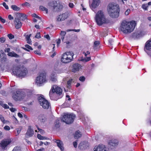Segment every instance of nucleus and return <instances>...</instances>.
Listing matches in <instances>:
<instances>
[{"instance_id": "obj_10", "label": "nucleus", "mask_w": 151, "mask_h": 151, "mask_svg": "<svg viewBox=\"0 0 151 151\" xmlns=\"http://www.w3.org/2000/svg\"><path fill=\"white\" fill-rule=\"evenodd\" d=\"M46 73H41L37 77L36 83L38 84H40L46 81Z\"/></svg>"}, {"instance_id": "obj_49", "label": "nucleus", "mask_w": 151, "mask_h": 151, "mask_svg": "<svg viewBox=\"0 0 151 151\" xmlns=\"http://www.w3.org/2000/svg\"><path fill=\"white\" fill-rule=\"evenodd\" d=\"M5 40V38L4 37H1L0 38V42L1 43L4 42Z\"/></svg>"}, {"instance_id": "obj_35", "label": "nucleus", "mask_w": 151, "mask_h": 151, "mask_svg": "<svg viewBox=\"0 0 151 151\" xmlns=\"http://www.w3.org/2000/svg\"><path fill=\"white\" fill-rule=\"evenodd\" d=\"M40 9L42 10V11H45L47 13V9L45 7H44L43 6H40Z\"/></svg>"}, {"instance_id": "obj_29", "label": "nucleus", "mask_w": 151, "mask_h": 151, "mask_svg": "<svg viewBox=\"0 0 151 151\" xmlns=\"http://www.w3.org/2000/svg\"><path fill=\"white\" fill-rule=\"evenodd\" d=\"M11 8L15 11H19L20 10V8L15 5H12L11 6Z\"/></svg>"}, {"instance_id": "obj_56", "label": "nucleus", "mask_w": 151, "mask_h": 151, "mask_svg": "<svg viewBox=\"0 0 151 151\" xmlns=\"http://www.w3.org/2000/svg\"><path fill=\"white\" fill-rule=\"evenodd\" d=\"M0 21L3 23H4L5 22V20L2 18L1 16H0Z\"/></svg>"}, {"instance_id": "obj_37", "label": "nucleus", "mask_w": 151, "mask_h": 151, "mask_svg": "<svg viewBox=\"0 0 151 151\" xmlns=\"http://www.w3.org/2000/svg\"><path fill=\"white\" fill-rule=\"evenodd\" d=\"M22 5L23 6H28L29 7L30 6V4L27 2H26L25 3H23L22 4Z\"/></svg>"}, {"instance_id": "obj_8", "label": "nucleus", "mask_w": 151, "mask_h": 151, "mask_svg": "<svg viewBox=\"0 0 151 151\" xmlns=\"http://www.w3.org/2000/svg\"><path fill=\"white\" fill-rule=\"evenodd\" d=\"M76 117L75 115L73 114H65L63 116L62 121L67 124L72 123Z\"/></svg>"}, {"instance_id": "obj_58", "label": "nucleus", "mask_w": 151, "mask_h": 151, "mask_svg": "<svg viewBox=\"0 0 151 151\" xmlns=\"http://www.w3.org/2000/svg\"><path fill=\"white\" fill-rule=\"evenodd\" d=\"M9 19V20H13L14 19V17L11 14L9 15L8 16Z\"/></svg>"}, {"instance_id": "obj_50", "label": "nucleus", "mask_w": 151, "mask_h": 151, "mask_svg": "<svg viewBox=\"0 0 151 151\" xmlns=\"http://www.w3.org/2000/svg\"><path fill=\"white\" fill-rule=\"evenodd\" d=\"M85 78L84 76H81L79 78V80L81 81H83L85 80Z\"/></svg>"}, {"instance_id": "obj_9", "label": "nucleus", "mask_w": 151, "mask_h": 151, "mask_svg": "<svg viewBox=\"0 0 151 151\" xmlns=\"http://www.w3.org/2000/svg\"><path fill=\"white\" fill-rule=\"evenodd\" d=\"M38 101L40 104L44 109H47L50 106V103L42 95L39 96Z\"/></svg>"}, {"instance_id": "obj_41", "label": "nucleus", "mask_w": 151, "mask_h": 151, "mask_svg": "<svg viewBox=\"0 0 151 151\" xmlns=\"http://www.w3.org/2000/svg\"><path fill=\"white\" fill-rule=\"evenodd\" d=\"M66 31L67 32H69L71 31H74L75 32H78L80 31V29H68Z\"/></svg>"}, {"instance_id": "obj_17", "label": "nucleus", "mask_w": 151, "mask_h": 151, "mask_svg": "<svg viewBox=\"0 0 151 151\" xmlns=\"http://www.w3.org/2000/svg\"><path fill=\"white\" fill-rule=\"evenodd\" d=\"M53 141L57 144V146L60 149L61 151H63L64 150L63 144L61 141L60 140L54 139Z\"/></svg>"}, {"instance_id": "obj_23", "label": "nucleus", "mask_w": 151, "mask_h": 151, "mask_svg": "<svg viewBox=\"0 0 151 151\" xmlns=\"http://www.w3.org/2000/svg\"><path fill=\"white\" fill-rule=\"evenodd\" d=\"M7 55L8 56L11 57H14L16 58H19L20 57L19 55L16 53L14 51H12V52H11L10 53H8Z\"/></svg>"}, {"instance_id": "obj_16", "label": "nucleus", "mask_w": 151, "mask_h": 151, "mask_svg": "<svg viewBox=\"0 0 151 151\" xmlns=\"http://www.w3.org/2000/svg\"><path fill=\"white\" fill-rule=\"evenodd\" d=\"M68 12H66L59 15L57 18V21H61L65 20L68 17Z\"/></svg>"}, {"instance_id": "obj_26", "label": "nucleus", "mask_w": 151, "mask_h": 151, "mask_svg": "<svg viewBox=\"0 0 151 151\" xmlns=\"http://www.w3.org/2000/svg\"><path fill=\"white\" fill-rule=\"evenodd\" d=\"M55 73H53L51 74L50 77V79L52 82H55L56 81L55 78Z\"/></svg>"}, {"instance_id": "obj_11", "label": "nucleus", "mask_w": 151, "mask_h": 151, "mask_svg": "<svg viewBox=\"0 0 151 151\" xmlns=\"http://www.w3.org/2000/svg\"><path fill=\"white\" fill-rule=\"evenodd\" d=\"M10 139H5L2 140L0 143V146L3 150H5L7 148V147L11 142Z\"/></svg>"}, {"instance_id": "obj_22", "label": "nucleus", "mask_w": 151, "mask_h": 151, "mask_svg": "<svg viewBox=\"0 0 151 151\" xmlns=\"http://www.w3.org/2000/svg\"><path fill=\"white\" fill-rule=\"evenodd\" d=\"M22 90L23 91L25 92L24 93V96L27 95L28 96L30 97L33 94V92L31 90L29 89H26Z\"/></svg>"}, {"instance_id": "obj_62", "label": "nucleus", "mask_w": 151, "mask_h": 151, "mask_svg": "<svg viewBox=\"0 0 151 151\" xmlns=\"http://www.w3.org/2000/svg\"><path fill=\"white\" fill-rule=\"evenodd\" d=\"M4 53L2 51H0V58L2 57L4 55Z\"/></svg>"}, {"instance_id": "obj_48", "label": "nucleus", "mask_w": 151, "mask_h": 151, "mask_svg": "<svg viewBox=\"0 0 151 151\" xmlns=\"http://www.w3.org/2000/svg\"><path fill=\"white\" fill-rule=\"evenodd\" d=\"M34 52L35 54H37L38 55H41V53L39 50H36L34 51Z\"/></svg>"}, {"instance_id": "obj_51", "label": "nucleus", "mask_w": 151, "mask_h": 151, "mask_svg": "<svg viewBox=\"0 0 151 151\" xmlns=\"http://www.w3.org/2000/svg\"><path fill=\"white\" fill-rule=\"evenodd\" d=\"M130 10L129 9H127L125 12V14L126 15H128L129 13Z\"/></svg>"}, {"instance_id": "obj_18", "label": "nucleus", "mask_w": 151, "mask_h": 151, "mask_svg": "<svg viewBox=\"0 0 151 151\" xmlns=\"http://www.w3.org/2000/svg\"><path fill=\"white\" fill-rule=\"evenodd\" d=\"M38 119L39 122L43 123L45 122L46 120L45 116L43 114H40L38 116Z\"/></svg>"}, {"instance_id": "obj_52", "label": "nucleus", "mask_w": 151, "mask_h": 151, "mask_svg": "<svg viewBox=\"0 0 151 151\" xmlns=\"http://www.w3.org/2000/svg\"><path fill=\"white\" fill-rule=\"evenodd\" d=\"M10 48H6L4 50V51L5 52H7L8 53H10L11 52H10Z\"/></svg>"}, {"instance_id": "obj_59", "label": "nucleus", "mask_w": 151, "mask_h": 151, "mask_svg": "<svg viewBox=\"0 0 151 151\" xmlns=\"http://www.w3.org/2000/svg\"><path fill=\"white\" fill-rule=\"evenodd\" d=\"M73 145L75 147H76L77 146V142L76 141L73 142Z\"/></svg>"}, {"instance_id": "obj_33", "label": "nucleus", "mask_w": 151, "mask_h": 151, "mask_svg": "<svg viewBox=\"0 0 151 151\" xmlns=\"http://www.w3.org/2000/svg\"><path fill=\"white\" fill-rule=\"evenodd\" d=\"M37 137L39 139L41 140L47 139V138H46V137H43L40 134H38L37 135Z\"/></svg>"}, {"instance_id": "obj_40", "label": "nucleus", "mask_w": 151, "mask_h": 151, "mask_svg": "<svg viewBox=\"0 0 151 151\" xmlns=\"http://www.w3.org/2000/svg\"><path fill=\"white\" fill-rule=\"evenodd\" d=\"M91 59V57H87L86 58H85L84 59L82 60L83 61H85L86 62H88Z\"/></svg>"}, {"instance_id": "obj_43", "label": "nucleus", "mask_w": 151, "mask_h": 151, "mask_svg": "<svg viewBox=\"0 0 151 151\" xmlns=\"http://www.w3.org/2000/svg\"><path fill=\"white\" fill-rule=\"evenodd\" d=\"M4 129L6 131H9L10 130V128L8 126L6 125L4 127Z\"/></svg>"}, {"instance_id": "obj_1", "label": "nucleus", "mask_w": 151, "mask_h": 151, "mask_svg": "<svg viewBox=\"0 0 151 151\" xmlns=\"http://www.w3.org/2000/svg\"><path fill=\"white\" fill-rule=\"evenodd\" d=\"M136 25L135 21L130 22L124 21L121 23L119 29L125 34L130 33L133 31Z\"/></svg>"}, {"instance_id": "obj_46", "label": "nucleus", "mask_w": 151, "mask_h": 151, "mask_svg": "<svg viewBox=\"0 0 151 151\" xmlns=\"http://www.w3.org/2000/svg\"><path fill=\"white\" fill-rule=\"evenodd\" d=\"M3 5L5 8L6 9H9V7L8 5L6 4L5 2H4L3 3Z\"/></svg>"}, {"instance_id": "obj_31", "label": "nucleus", "mask_w": 151, "mask_h": 151, "mask_svg": "<svg viewBox=\"0 0 151 151\" xmlns=\"http://www.w3.org/2000/svg\"><path fill=\"white\" fill-rule=\"evenodd\" d=\"M0 119L1 122L4 124L8 122V121L5 120L4 117L1 115H0Z\"/></svg>"}, {"instance_id": "obj_63", "label": "nucleus", "mask_w": 151, "mask_h": 151, "mask_svg": "<svg viewBox=\"0 0 151 151\" xmlns=\"http://www.w3.org/2000/svg\"><path fill=\"white\" fill-rule=\"evenodd\" d=\"M26 40L27 41V43H28L29 44H32V42L31 40V39L28 40Z\"/></svg>"}, {"instance_id": "obj_27", "label": "nucleus", "mask_w": 151, "mask_h": 151, "mask_svg": "<svg viewBox=\"0 0 151 151\" xmlns=\"http://www.w3.org/2000/svg\"><path fill=\"white\" fill-rule=\"evenodd\" d=\"M25 47H22V48L24 50L27 51H29V50H33V49L32 48L28 45H25Z\"/></svg>"}, {"instance_id": "obj_13", "label": "nucleus", "mask_w": 151, "mask_h": 151, "mask_svg": "<svg viewBox=\"0 0 151 151\" xmlns=\"http://www.w3.org/2000/svg\"><path fill=\"white\" fill-rule=\"evenodd\" d=\"M94 151H108L106 147L104 145L100 144L94 148Z\"/></svg>"}, {"instance_id": "obj_47", "label": "nucleus", "mask_w": 151, "mask_h": 151, "mask_svg": "<svg viewBox=\"0 0 151 151\" xmlns=\"http://www.w3.org/2000/svg\"><path fill=\"white\" fill-rule=\"evenodd\" d=\"M99 44V42L98 41H96L94 42V47L97 46Z\"/></svg>"}, {"instance_id": "obj_21", "label": "nucleus", "mask_w": 151, "mask_h": 151, "mask_svg": "<svg viewBox=\"0 0 151 151\" xmlns=\"http://www.w3.org/2000/svg\"><path fill=\"white\" fill-rule=\"evenodd\" d=\"M141 36V34L140 32H137L134 33L132 34V37L134 39H136L139 38Z\"/></svg>"}, {"instance_id": "obj_28", "label": "nucleus", "mask_w": 151, "mask_h": 151, "mask_svg": "<svg viewBox=\"0 0 151 151\" xmlns=\"http://www.w3.org/2000/svg\"><path fill=\"white\" fill-rule=\"evenodd\" d=\"M81 134L79 131L76 132L74 135V137L75 139H78L81 136Z\"/></svg>"}, {"instance_id": "obj_54", "label": "nucleus", "mask_w": 151, "mask_h": 151, "mask_svg": "<svg viewBox=\"0 0 151 151\" xmlns=\"http://www.w3.org/2000/svg\"><path fill=\"white\" fill-rule=\"evenodd\" d=\"M44 37L46 38L48 40H50V37L48 35H44Z\"/></svg>"}, {"instance_id": "obj_32", "label": "nucleus", "mask_w": 151, "mask_h": 151, "mask_svg": "<svg viewBox=\"0 0 151 151\" xmlns=\"http://www.w3.org/2000/svg\"><path fill=\"white\" fill-rule=\"evenodd\" d=\"M73 81V79H71L67 81V87L68 88H70L71 87V84Z\"/></svg>"}, {"instance_id": "obj_20", "label": "nucleus", "mask_w": 151, "mask_h": 151, "mask_svg": "<svg viewBox=\"0 0 151 151\" xmlns=\"http://www.w3.org/2000/svg\"><path fill=\"white\" fill-rule=\"evenodd\" d=\"M99 0H93L92 3L91 4L92 7L93 8H95L98 6L100 3Z\"/></svg>"}, {"instance_id": "obj_25", "label": "nucleus", "mask_w": 151, "mask_h": 151, "mask_svg": "<svg viewBox=\"0 0 151 151\" xmlns=\"http://www.w3.org/2000/svg\"><path fill=\"white\" fill-rule=\"evenodd\" d=\"M53 5H52V6L53 7L54 9H55L56 11L58 10L59 9L60 4H57L56 1L53 2Z\"/></svg>"}, {"instance_id": "obj_39", "label": "nucleus", "mask_w": 151, "mask_h": 151, "mask_svg": "<svg viewBox=\"0 0 151 151\" xmlns=\"http://www.w3.org/2000/svg\"><path fill=\"white\" fill-rule=\"evenodd\" d=\"M148 7V5L147 4H143L142 6V8L143 9L145 10H147V8Z\"/></svg>"}, {"instance_id": "obj_6", "label": "nucleus", "mask_w": 151, "mask_h": 151, "mask_svg": "<svg viewBox=\"0 0 151 151\" xmlns=\"http://www.w3.org/2000/svg\"><path fill=\"white\" fill-rule=\"evenodd\" d=\"M74 55V54L72 52H67L63 55L61 61L65 63H70L73 60Z\"/></svg>"}, {"instance_id": "obj_44", "label": "nucleus", "mask_w": 151, "mask_h": 151, "mask_svg": "<svg viewBox=\"0 0 151 151\" xmlns=\"http://www.w3.org/2000/svg\"><path fill=\"white\" fill-rule=\"evenodd\" d=\"M7 36L10 39H12L14 38V36L11 34H8Z\"/></svg>"}, {"instance_id": "obj_55", "label": "nucleus", "mask_w": 151, "mask_h": 151, "mask_svg": "<svg viewBox=\"0 0 151 151\" xmlns=\"http://www.w3.org/2000/svg\"><path fill=\"white\" fill-rule=\"evenodd\" d=\"M9 109L12 112H14L16 110V109L15 108L13 107L10 108Z\"/></svg>"}, {"instance_id": "obj_5", "label": "nucleus", "mask_w": 151, "mask_h": 151, "mask_svg": "<svg viewBox=\"0 0 151 151\" xmlns=\"http://www.w3.org/2000/svg\"><path fill=\"white\" fill-rule=\"evenodd\" d=\"M12 73L19 77H24L27 74V69L24 67L19 68L18 67H13Z\"/></svg>"}, {"instance_id": "obj_14", "label": "nucleus", "mask_w": 151, "mask_h": 151, "mask_svg": "<svg viewBox=\"0 0 151 151\" xmlns=\"http://www.w3.org/2000/svg\"><path fill=\"white\" fill-rule=\"evenodd\" d=\"M82 66L79 64L76 63L73 64L72 66L71 71L72 72L75 73L79 71L81 69Z\"/></svg>"}, {"instance_id": "obj_34", "label": "nucleus", "mask_w": 151, "mask_h": 151, "mask_svg": "<svg viewBox=\"0 0 151 151\" xmlns=\"http://www.w3.org/2000/svg\"><path fill=\"white\" fill-rule=\"evenodd\" d=\"M12 151H21V148L20 147L16 146L14 148Z\"/></svg>"}, {"instance_id": "obj_64", "label": "nucleus", "mask_w": 151, "mask_h": 151, "mask_svg": "<svg viewBox=\"0 0 151 151\" xmlns=\"http://www.w3.org/2000/svg\"><path fill=\"white\" fill-rule=\"evenodd\" d=\"M69 6L70 8H73V6L74 5L73 3H70Z\"/></svg>"}, {"instance_id": "obj_45", "label": "nucleus", "mask_w": 151, "mask_h": 151, "mask_svg": "<svg viewBox=\"0 0 151 151\" xmlns=\"http://www.w3.org/2000/svg\"><path fill=\"white\" fill-rule=\"evenodd\" d=\"M35 37L37 38H39L41 37L40 34V32H38L37 33L35 36Z\"/></svg>"}, {"instance_id": "obj_19", "label": "nucleus", "mask_w": 151, "mask_h": 151, "mask_svg": "<svg viewBox=\"0 0 151 151\" xmlns=\"http://www.w3.org/2000/svg\"><path fill=\"white\" fill-rule=\"evenodd\" d=\"M110 145L115 147L117 146L118 144V140L116 139H112L109 142Z\"/></svg>"}, {"instance_id": "obj_7", "label": "nucleus", "mask_w": 151, "mask_h": 151, "mask_svg": "<svg viewBox=\"0 0 151 151\" xmlns=\"http://www.w3.org/2000/svg\"><path fill=\"white\" fill-rule=\"evenodd\" d=\"M24 92L22 90L17 89L16 91L12 92V98L14 100L16 101H20L24 96Z\"/></svg>"}, {"instance_id": "obj_24", "label": "nucleus", "mask_w": 151, "mask_h": 151, "mask_svg": "<svg viewBox=\"0 0 151 151\" xmlns=\"http://www.w3.org/2000/svg\"><path fill=\"white\" fill-rule=\"evenodd\" d=\"M34 134V131L31 128V127L29 126V128L28 129L27 132V134L29 137H31Z\"/></svg>"}, {"instance_id": "obj_53", "label": "nucleus", "mask_w": 151, "mask_h": 151, "mask_svg": "<svg viewBox=\"0 0 151 151\" xmlns=\"http://www.w3.org/2000/svg\"><path fill=\"white\" fill-rule=\"evenodd\" d=\"M83 54H84L85 56H86L90 54V52L88 51H87L86 52H83Z\"/></svg>"}, {"instance_id": "obj_42", "label": "nucleus", "mask_w": 151, "mask_h": 151, "mask_svg": "<svg viewBox=\"0 0 151 151\" xmlns=\"http://www.w3.org/2000/svg\"><path fill=\"white\" fill-rule=\"evenodd\" d=\"M2 106L3 107L4 109H9V106L6 104H3Z\"/></svg>"}, {"instance_id": "obj_4", "label": "nucleus", "mask_w": 151, "mask_h": 151, "mask_svg": "<svg viewBox=\"0 0 151 151\" xmlns=\"http://www.w3.org/2000/svg\"><path fill=\"white\" fill-rule=\"evenodd\" d=\"M107 11L109 16L112 18H116L119 16V6L115 3L109 4L107 6Z\"/></svg>"}, {"instance_id": "obj_30", "label": "nucleus", "mask_w": 151, "mask_h": 151, "mask_svg": "<svg viewBox=\"0 0 151 151\" xmlns=\"http://www.w3.org/2000/svg\"><path fill=\"white\" fill-rule=\"evenodd\" d=\"M66 34V32L64 31H61L60 35L61 36V38L63 41L64 39V36Z\"/></svg>"}, {"instance_id": "obj_61", "label": "nucleus", "mask_w": 151, "mask_h": 151, "mask_svg": "<svg viewBox=\"0 0 151 151\" xmlns=\"http://www.w3.org/2000/svg\"><path fill=\"white\" fill-rule=\"evenodd\" d=\"M109 42L111 45H112V43L113 42V41L112 39H110L109 40Z\"/></svg>"}, {"instance_id": "obj_3", "label": "nucleus", "mask_w": 151, "mask_h": 151, "mask_svg": "<svg viewBox=\"0 0 151 151\" xmlns=\"http://www.w3.org/2000/svg\"><path fill=\"white\" fill-rule=\"evenodd\" d=\"M95 20L97 24L101 26L104 24H107L110 22L109 20L107 18L103 11H99L96 14Z\"/></svg>"}, {"instance_id": "obj_12", "label": "nucleus", "mask_w": 151, "mask_h": 151, "mask_svg": "<svg viewBox=\"0 0 151 151\" xmlns=\"http://www.w3.org/2000/svg\"><path fill=\"white\" fill-rule=\"evenodd\" d=\"M144 50L147 53L149 52H151V39L146 42L145 44Z\"/></svg>"}, {"instance_id": "obj_15", "label": "nucleus", "mask_w": 151, "mask_h": 151, "mask_svg": "<svg viewBox=\"0 0 151 151\" xmlns=\"http://www.w3.org/2000/svg\"><path fill=\"white\" fill-rule=\"evenodd\" d=\"M14 22V24L16 29H18L21 27L22 24L20 21L19 18L17 17H15Z\"/></svg>"}, {"instance_id": "obj_2", "label": "nucleus", "mask_w": 151, "mask_h": 151, "mask_svg": "<svg viewBox=\"0 0 151 151\" xmlns=\"http://www.w3.org/2000/svg\"><path fill=\"white\" fill-rule=\"evenodd\" d=\"M49 95L51 100L56 101L62 97V90L60 87L54 85L50 91Z\"/></svg>"}, {"instance_id": "obj_60", "label": "nucleus", "mask_w": 151, "mask_h": 151, "mask_svg": "<svg viewBox=\"0 0 151 151\" xmlns=\"http://www.w3.org/2000/svg\"><path fill=\"white\" fill-rule=\"evenodd\" d=\"M57 45H59L60 43L61 40L60 39H58L57 40Z\"/></svg>"}, {"instance_id": "obj_57", "label": "nucleus", "mask_w": 151, "mask_h": 151, "mask_svg": "<svg viewBox=\"0 0 151 151\" xmlns=\"http://www.w3.org/2000/svg\"><path fill=\"white\" fill-rule=\"evenodd\" d=\"M31 34H30L29 35H27L26 36V40L30 39V37L31 36Z\"/></svg>"}, {"instance_id": "obj_38", "label": "nucleus", "mask_w": 151, "mask_h": 151, "mask_svg": "<svg viewBox=\"0 0 151 151\" xmlns=\"http://www.w3.org/2000/svg\"><path fill=\"white\" fill-rule=\"evenodd\" d=\"M36 127L37 128L38 130H39V131L40 132V133L41 134H43L45 132H44V131L42 129L39 128L38 125H36Z\"/></svg>"}, {"instance_id": "obj_36", "label": "nucleus", "mask_w": 151, "mask_h": 151, "mask_svg": "<svg viewBox=\"0 0 151 151\" xmlns=\"http://www.w3.org/2000/svg\"><path fill=\"white\" fill-rule=\"evenodd\" d=\"M22 128L21 127H19L18 128H17L16 129V130L17 131V135H18L21 132V130L22 129Z\"/></svg>"}]
</instances>
